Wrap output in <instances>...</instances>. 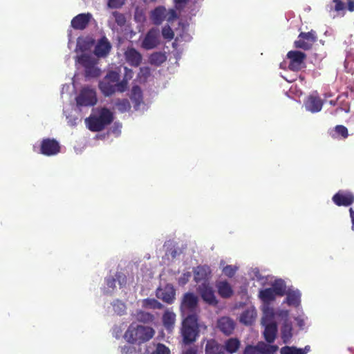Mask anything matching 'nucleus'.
Segmentation results:
<instances>
[{"label": "nucleus", "instance_id": "4be33fe9", "mask_svg": "<svg viewBox=\"0 0 354 354\" xmlns=\"http://www.w3.org/2000/svg\"><path fill=\"white\" fill-rule=\"evenodd\" d=\"M218 295L224 299L231 297L234 291L231 285L227 281H219L216 283Z\"/></svg>", "mask_w": 354, "mask_h": 354}, {"label": "nucleus", "instance_id": "4d7b16f0", "mask_svg": "<svg viewBox=\"0 0 354 354\" xmlns=\"http://www.w3.org/2000/svg\"><path fill=\"white\" fill-rule=\"evenodd\" d=\"M347 1V9L350 12L354 11V0H346Z\"/></svg>", "mask_w": 354, "mask_h": 354}, {"label": "nucleus", "instance_id": "6e6552de", "mask_svg": "<svg viewBox=\"0 0 354 354\" xmlns=\"http://www.w3.org/2000/svg\"><path fill=\"white\" fill-rule=\"evenodd\" d=\"M290 60L288 68L292 71H299L306 67V54L299 50H290L287 53Z\"/></svg>", "mask_w": 354, "mask_h": 354}, {"label": "nucleus", "instance_id": "bb28decb", "mask_svg": "<svg viewBox=\"0 0 354 354\" xmlns=\"http://www.w3.org/2000/svg\"><path fill=\"white\" fill-rule=\"evenodd\" d=\"M277 296L272 289L270 288L260 290L259 294V297L264 305H270L272 301L275 300Z\"/></svg>", "mask_w": 354, "mask_h": 354}, {"label": "nucleus", "instance_id": "bf43d9fd", "mask_svg": "<svg viewBox=\"0 0 354 354\" xmlns=\"http://www.w3.org/2000/svg\"><path fill=\"white\" fill-rule=\"evenodd\" d=\"M349 213H350V216H351L353 225H354V211L352 208H350Z\"/></svg>", "mask_w": 354, "mask_h": 354}, {"label": "nucleus", "instance_id": "de8ad7c7", "mask_svg": "<svg viewBox=\"0 0 354 354\" xmlns=\"http://www.w3.org/2000/svg\"><path fill=\"white\" fill-rule=\"evenodd\" d=\"M124 3V0H109L108 6L111 8H118L122 6Z\"/></svg>", "mask_w": 354, "mask_h": 354}, {"label": "nucleus", "instance_id": "c9c22d12", "mask_svg": "<svg viewBox=\"0 0 354 354\" xmlns=\"http://www.w3.org/2000/svg\"><path fill=\"white\" fill-rule=\"evenodd\" d=\"M142 307L151 309H162L163 305L156 299L147 298L142 301Z\"/></svg>", "mask_w": 354, "mask_h": 354}, {"label": "nucleus", "instance_id": "052dcab7", "mask_svg": "<svg viewBox=\"0 0 354 354\" xmlns=\"http://www.w3.org/2000/svg\"><path fill=\"white\" fill-rule=\"evenodd\" d=\"M176 5L185 4L187 0H174Z\"/></svg>", "mask_w": 354, "mask_h": 354}, {"label": "nucleus", "instance_id": "dca6fc26", "mask_svg": "<svg viewBox=\"0 0 354 354\" xmlns=\"http://www.w3.org/2000/svg\"><path fill=\"white\" fill-rule=\"evenodd\" d=\"M236 324L229 317H222L217 320L216 326L225 335H230L234 330Z\"/></svg>", "mask_w": 354, "mask_h": 354}, {"label": "nucleus", "instance_id": "39448f33", "mask_svg": "<svg viewBox=\"0 0 354 354\" xmlns=\"http://www.w3.org/2000/svg\"><path fill=\"white\" fill-rule=\"evenodd\" d=\"M77 61L84 68L86 77H97L100 75V70L95 66L96 61L90 55L83 54L78 57Z\"/></svg>", "mask_w": 354, "mask_h": 354}, {"label": "nucleus", "instance_id": "0eeeda50", "mask_svg": "<svg viewBox=\"0 0 354 354\" xmlns=\"http://www.w3.org/2000/svg\"><path fill=\"white\" fill-rule=\"evenodd\" d=\"M317 39L316 32L313 30L308 32H301L298 35L297 39L295 41L294 46L297 48L308 50L311 49Z\"/></svg>", "mask_w": 354, "mask_h": 354}, {"label": "nucleus", "instance_id": "ea45409f", "mask_svg": "<svg viewBox=\"0 0 354 354\" xmlns=\"http://www.w3.org/2000/svg\"><path fill=\"white\" fill-rule=\"evenodd\" d=\"M334 131L338 136H340L343 138H346L348 136V132L347 128L344 125H337L334 128Z\"/></svg>", "mask_w": 354, "mask_h": 354}, {"label": "nucleus", "instance_id": "6ab92c4d", "mask_svg": "<svg viewBox=\"0 0 354 354\" xmlns=\"http://www.w3.org/2000/svg\"><path fill=\"white\" fill-rule=\"evenodd\" d=\"M127 62L133 67H138L142 62V55L134 48H128L124 53Z\"/></svg>", "mask_w": 354, "mask_h": 354}, {"label": "nucleus", "instance_id": "9b49d317", "mask_svg": "<svg viewBox=\"0 0 354 354\" xmlns=\"http://www.w3.org/2000/svg\"><path fill=\"white\" fill-rule=\"evenodd\" d=\"M198 297L192 292H187L183 295L180 309L183 313H194L198 305Z\"/></svg>", "mask_w": 354, "mask_h": 354}, {"label": "nucleus", "instance_id": "a19ab883", "mask_svg": "<svg viewBox=\"0 0 354 354\" xmlns=\"http://www.w3.org/2000/svg\"><path fill=\"white\" fill-rule=\"evenodd\" d=\"M238 268L236 266L227 265L223 268V273L225 276L231 278L234 276Z\"/></svg>", "mask_w": 354, "mask_h": 354}, {"label": "nucleus", "instance_id": "412c9836", "mask_svg": "<svg viewBox=\"0 0 354 354\" xmlns=\"http://www.w3.org/2000/svg\"><path fill=\"white\" fill-rule=\"evenodd\" d=\"M265 326L263 331V336L266 341L272 344L274 342L277 333V325L275 322H270L266 324H263Z\"/></svg>", "mask_w": 354, "mask_h": 354}, {"label": "nucleus", "instance_id": "f3484780", "mask_svg": "<svg viewBox=\"0 0 354 354\" xmlns=\"http://www.w3.org/2000/svg\"><path fill=\"white\" fill-rule=\"evenodd\" d=\"M176 290L171 285H167L163 288H158L156 291L158 298L167 304H172L175 299Z\"/></svg>", "mask_w": 354, "mask_h": 354}, {"label": "nucleus", "instance_id": "2eb2a0df", "mask_svg": "<svg viewBox=\"0 0 354 354\" xmlns=\"http://www.w3.org/2000/svg\"><path fill=\"white\" fill-rule=\"evenodd\" d=\"M324 101L317 95H310L304 102V106L307 111L311 113H317L322 109Z\"/></svg>", "mask_w": 354, "mask_h": 354}, {"label": "nucleus", "instance_id": "a18cd8bd", "mask_svg": "<svg viewBox=\"0 0 354 354\" xmlns=\"http://www.w3.org/2000/svg\"><path fill=\"white\" fill-rule=\"evenodd\" d=\"M192 274L190 272L183 273L178 280V283L180 286H185L189 280Z\"/></svg>", "mask_w": 354, "mask_h": 354}, {"label": "nucleus", "instance_id": "8fccbe9b", "mask_svg": "<svg viewBox=\"0 0 354 354\" xmlns=\"http://www.w3.org/2000/svg\"><path fill=\"white\" fill-rule=\"evenodd\" d=\"M116 279L114 277L110 276L106 278V284L110 288L114 289L115 288Z\"/></svg>", "mask_w": 354, "mask_h": 354}, {"label": "nucleus", "instance_id": "72a5a7b5", "mask_svg": "<svg viewBox=\"0 0 354 354\" xmlns=\"http://www.w3.org/2000/svg\"><path fill=\"white\" fill-rule=\"evenodd\" d=\"M308 351V346H306L305 349L297 348L295 346H285L281 348V354H306Z\"/></svg>", "mask_w": 354, "mask_h": 354}, {"label": "nucleus", "instance_id": "7ed1b4c3", "mask_svg": "<svg viewBox=\"0 0 354 354\" xmlns=\"http://www.w3.org/2000/svg\"><path fill=\"white\" fill-rule=\"evenodd\" d=\"M99 115H91L86 118L85 123L88 129L93 132L102 131L107 125H109L113 120V113L106 107L101 108Z\"/></svg>", "mask_w": 354, "mask_h": 354}, {"label": "nucleus", "instance_id": "864d4df0", "mask_svg": "<svg viewBox=\"0 0 354 354\" xmlns=\"http://www.w3.org/2000/svg\"><path fill=\"white\" fill-rule=\"evenodd\" d=\"M339 111H344L346 113H348L350 111V106L348 104H345L343 106L338 107L335 109V113H338Z\"/></svg>", "mask_w": 354, "mask_h": 354}, {"label": "nucleus", "instance_id": "603ef678", "mask_svg": "<svg viewBox=\"0 0 354 354\" xmlns=\"http://www.w3.org/2000/svg\"><path fill=\"white\" fill-rule=\"evenodd\" d=\"M243 354H258L255 346L248 345L245 346Z\"/></svg>", "mask_w": 354, "mask_h": 354}, {"label": "nucleus", "instance_id": "09e8293b", "mask_svg": "<svg viewBox=\"0 0 354 354\" xmlns=\"http://www.w3.org/2000/svg\"><path fill=\"white\" fill-rule=\"evenodd\" d=\"M165 19L168 22H171L177 18L176 12L174 10H170L169 11L166 10Z\"/></svg>", "mask_w": 354, "mask_h": 354}, {"label": "nucleus", "instance_id": "58836bf2", "mask_svg": "<svg viewBox=\"0 0 354 354\" xmlns=\"http://www.w3.org/2000/svg\"><path fill=\"white\" fill-rule=\"evenodd\" d=\"M115 18V23L120 27H122L126 24V17L124 14L115 11L113 12Z\"/></svg>", "mask_w": 354, "mask_h": 354}, {"label": "nucleus", "instance_id": "b1692460", "mask_svg": "<svg viewBox=\"0 0 354 354\" xmlns=\"http://www.w3.org/2000/svg\"><path fill=\"white\" fill-rule=\"evenodd\" d=\"M224 351L229 354H234L238 351L241 346V342L236 337H230L224 342Z\"/></svg>", "mask_w": 354, "mask_h": 354}, {"label": "nucleus", "instance_id": "f704fd0d", "mask_svg": "<svg viewBox=\"0 0 354 354\" xmlns=\"http://www.w3.org/2000/svg\"><path fill=\"white\" fill-rule=\"evenodd\" d=\"M136 319L140 322L145 324L151 323L154 321V315L150 313L140 310L136 314Z\"/></svg>", "mask_w": 354, "mask_h": 354}, {"label": "nucleus", "instance_id": "cd10ccee", "mask_svg": "<svg viewBox=\"0 0 354 354\" xmlns=\"http://www.w3.org/2000/svg\"><path fill=\"white\" fill-rule=\"evenodd\" d=\"M176 321V315L174 313L166 310L162 315V323L168 331H171Z\"/></svg>", "mask_w": 354, "mask_h": 354}, {"label": "nucleus", "instance_id": "9d476101", "mask_svg": "<svg viewBox=\"0 0 354 354\" xmlns=\"http://www.w3.org/2000/svg\"><path fill=\"white\" fill-rule=\"evenodd\" d=\"M160 30L158 28H151L142 41L141 46L145 50H151L159 44Z\"/></svg>", "mask_w": 354, "mask_h": 354}, {"label": "nucleus", "instance_id": "7c9ffc66", "mask_svg": "<svg viewBox=\"0 0 354 354\" xmlns=\"http://www.w3.org/2000/svg\"><path fill=\"white\" fill-rule=\"evenodd\" d=\"M281 339L284 344L290 342L292 337V327L290 324L284 323L281 327Z\"/></svg>", "mask_w": 354, "mask_h": 354}, {"label": "nucleus", "instance_id": "1a4fd4ad", "mask_svg": "<svg viewBox=\"0 0 354 354\" xmlns=\"http://www.w3.org/2000/svg\"><path fill=\"white\" fill-rule=\"evenodd\" d=\"M60 145L59 142L54 138H44L41 140L40 145V153L46 156L57 155L60 152Z\"/></svg>", "mask_w": 354, "mask_h": 354}, {"label": "nucleus", "instance_id": "5701e85b", "mask_svg": "<svg viewBox=\"0 0 354 354\" xmlns=\"http://www.w3.org/2000/svg\"><path fill=\"white\" fill-rule=\"evenodd\" d=\"M205 353V354H225L223 345L214 339L207 341Z\"/></svg>", "mask_w": 354, "mask_h": 354}, {"label": "nucleus", "instance_id": "37998d69", "mask_svg": "<svg viewBox=\"0 0 354 354\" xmlns=\"http://www.w3.org/2000/svg\"><path fill=\"white\" fill-rule=\"evenodd\" d=\"M268 344L263 342H259L255 346L258 354H268Z\"/></svg>", "mask_w": 354, "mask_h": 354}, {"label": "nucleus", "instance_id": "e433bc0d", "mask_svg": "<svg viewBox=\"0 0 354 354\" xmlns=\"http://www.w3.org/2000/svg\"><path fill=\"white\" fill-rule=\"evenodd\" d=\"M263 317L262 318V323L266 324L270 322H274L273 320L274 313L273 308H270L269 305H264L263 306Z\"/></svg>", "mask_w": 354, "mask_h": 354}, {"label": "nucleus", "instance_id": "20e7f679", "mask_svg": "<svg viewBox=\"0 0 354 354\" xmlns=\"http://www.w3.org/2000/svg\"><path fill=\"white\" fill-rule=\"evenodd\" d=\"M181 335L183 342L189 344L196 340L198 335V317L195 313L188 315L183 321Z\"/></svg>", "mask_w": 354, "mask_h": 354}, {"label": "nucleus", "instance_id": "79ce46f5", "mask_svg": "<svg viewBox=\"0 0 354 354\" xmlns=\"http://www.w3.org/2000/svg\"><path fill=\"white\" fill-rule=\"evenodd\" d=\"M162 35L165 39H172L174 37V33L169 26H165L162 30Z\"/></svg>", "mask_w": 354, "mask_h": 354}, {"label": "nucleus", "instance_id": "680f3d73", "mask_svg": "<svg viewBox=\"0 0 354 354\" xmlns=\"http://www.w3.org/2000/svg\"><path fill=\"white\" fill-rule=\"evenodd\" d=\"M330 104H333V105H334V104H335V103H333V101H330Z\"/></svg>", "mask_w": 354, "mask_h": 354}, {"label": "nucleus", "instance_id": "c756f323", "mask_svg": "<svg viewBox=\"0 0 354 354\" xmlns=\"http://www.w3.org/2000/svg\"><path fill=\"white\" fill-rule=\"evenodd\" d=\"M166 59L167 57L165 54L162 52H155L152 53L149 58V63L156 66H160Z\"/></svg>", "mask_w": 354, "mask_h": 354}, {"label": "nucleus", "instance_id": "c85d7f7f", "mask_svg": "<svg viewBox=\"0 0 354 354\" xmlns=\"http://www.w3.org/2000/svg\"><path fill=\"white\" fill-rule=\"evenodd\" d=\"M256 312L253 309H246L240 315L239 321L242 324L252 325L256 317Z\"/></svg>", "mask_w": 354, "mask_h": 354}, {"label": "nucleus", "instance_id": "4468645a", "mask_svg": "<svg viewBox=\"0 0 354 354\" xmlns=\"http://www.w3.org/2000/svg\"><path fill=\"white\" fill-rule=\"evenodd\" d=\"M198 290L204 301L211 306H216L218 304V300L215 296L214 291L209 284H201Z\"/></svg>", "mask_w": 354, "mask_h": 354}, {"label": "nucleus", "instance_id": "3c124183", "mask_svg": "<svg viewBox=\"0 0 354 354\" xmlns=\"http://www.w3.org/2000/svg\"><path fill=\"white\" fill-rule=\"evenodd\" d=\"M335 3V10L337 12L343 10L345 8V4L342 0H333Z\"/></svg>", "mask_w": 354, "mask_h": 354}, {"label": "nucleus", "instance_id": "13d9d810", "mask_svg": "<svg viewBox=\"0 0 354 354\" xmlns=\"http://www.w3.org/2000/svg\"><path fill=\"white\" fill-rule=\"evenodd\" d=\"M184 354H197V352L194 348H189Z\"/></svg>", "mask_w": 354, "mask_h": 354}, {"label": "nucleus", "instance_id": "473e14b6", "mask_svg": "<svg viewBox=\"0 0 354 354\" xmlns=\"http://www.w3.org/2000/svg\"><path fill=\"white\" fill-rule=\"evenodd\" d=\"M286 288L284 281L282 279H279L272 283L270 288L277 296H283L286 293Z\"/></svg>", "mask_w": 354, "mask_h": 354}, {"label": "nucleus", "instance_id": "2f4dec72", "mask_svg": "<svg viewBox=\"0 0 354 354\" xmlns=\"http://www.w3.org/2000/svg\"><path fill=\"white\" fill-rule=\"evenodd\" d=\"M301 295L299 292L292 291L287 294L286 302L289 306L297 307L301 302Z\"/></svg>", "mask_w": 354, "mask_h": 354}, {"label": "nucleus", "instance_id": "49530a36", "mask_svg": "<svg viewBox=\"0 0 354 354\" xmlns=\"http://www.w3.org/2000/svg\"><path fill=\"white\" fill-rule=\"evenodd\" d=\"M153 354H170V351L164 344H158Z\"/></svg>", "mask_w": 354, "mask_h": 354}, {"label": "nucleus", "instance_id": "6e6d98bb", "mask_svg": "<svg viewBox=\"0 0 354 354\" xmlns=\"http://www.w3.org/2000/svg\"><path fill=\"white\" fill-rule=\"evenodd\" d=\"M268 354H271L277 352L279 349L278 346L277 345H269L268 344Z\"/></svg>", "mask_w": 354, "mask_h": 354}, {"label": "nucleus", "instance_id": "393cba45", "mask_svg": "<svg viewBox=\"0 0 354 354\" xmlns=\"http://www.w3.org/2000/svg\"><path fill=\"white\" fill-rule=\"evenodd\" d=\"M166 9L163 6H158L151 11V19L156 25H160L165 19Z\"/></svg>", "mask_w": 354, "mask_h": 354}, {"label": "nucleus", "instance_id": "f257e3e1", "mask_svg": "<svg viewBox=\"0 0 354 354\" xmlns=\"http://www.w3.org/2000/svg\"><path fill=\"white\" fill-rule=\"evenodd\" d=\"M126 74L124 77L120 81V75L119 72L115 71H109L104 78L99 82V88L102 93L106 97L111 96L115 93H123L127 90L128 79L132 77V70L124 67Z\"/></svg>", "mask_w": 354, "mask_h": 354}, {"label": "nucleus", "instance_id": "5fc2aeb1", "mask_svg": "<svg viewBox=\"0 0 354 354\" xmlns=\"http://www.w3.org/2000/svg\"><path fill=\"white\" fill-rule=\"evenodd\" d=\"M133 351V348L130 346H124L121 348V353L122 354H131Z\"/></svg>", "mask_w": 354, "mask_h": 354}, {"label": "nucleus", "instance_id": "a211bd4d", "mask_svg": "<svg viewBox=\"0 0 354 354\" xmlns=\"http://www.w3.org/2000/svg\"><path fill=\"white\" fill-rule=\"evenodd\" d=\"M92 15L89 12L79 14L71 20V26L75 30H84L88 25Z\"/></svg>", "mask_w": 354, "mask_h": 354}, {"label": "nucleus", "instance_id": "f03ea898", "mask_svg": "<svg viewBox=\"0 0 354 354\" xmlns=\"http://www.w3.org/2000/svg\"><path fill=\"white\" fill-rule=\"evenodd\" d=\"M154 335L155 330L151 327L131 324L124 337L129 343L141 344L152 339Z\"/></svg>", "mask_w": 354, "mask_h": 354}, {"label": "nucleus", "instance_id": "a878e982", "mask_svg": "<svg viewBox=\"0 0 354 354\" xmlns=\"http://www.w3.org/2000/svg\"><path fill=\"white\" fill-rule=\"evenodd\" d=\"M130 98L134 103V109H138L143 100L142 92L139 86L136 85L132 87Z\"/></svg>", "mask_w": 354, "mask_h": 354}, {"label": "nucleus", "instance_id": "ddd939ff", "mask_svg": "<svg viewBox=\"0 0 354 354\" xmlns=\"http://www.w3.org/2000/svg\"><path fill=\"white\" fill-rule=\"evenodd\" d=\"M332 200L337 206L348 207L354 203V194L351 192L339 190L333 195Z\"/></svg>", "mask_w": 354, "mask_h": 354}, {"label": "nucleus", "instance_id": "c03bdc74", "mask_svg": "<svg viewBox=\"0 0 354 354\" xmlns=\"http://www.w3.org/2000/svg\"><path fill=\"white\" fill-rule=\"evenodd\" d=\"M115 278L116 279V281L118 282L120 288H122L126 285L127 279L124 274H123L122 272H117L115 274Z\"/></svg>", "mask_w": 354, "mask_h": 354}, {"label": "nucleus", "instance_id": "4c0bfd02", "mask_svg": "<svg viewBox=\"0 0 354 354\" xmlns=\"http://www.w3.org/2000/svg\"><path fill=\"white\" fill-rule=\"evenodd\" d=\"M115 105L121 113H125L131 109V104L127 99H118Z\"/></svg>", "mask_w": 354, "mask_h": 354}, {"label": "nucleus", "instance_id": "423d86ee", "mask_svg": "<svg viewBox=\"0 0 354 354\" xmlns=\"http://www.w3.org/2000/svg\"><path fill=\"white\" fill-rule=\"evenodd\" d=\"M78 106H92L97 102L96 93L89 87L83 88L75 98Z\"/></svg>", "mask_w": 354, "mask_h": 354}, {"label": "nucleus", "instance_id": "aec40b11", "mask_svg": "<svg viewBox=\"0 0 354 354\" xmlns=\"http://www.w3.org/2000/svg\"><path fill=\"white\" fill-rule=\"evenodd\" d=\"M111 48L110 42L106 37H102L97 43L94 53L98 57H104L107 56Z\"/></svg>", "mask_w": 354, "mask_h": 354}, {"label": "nucleus", "instance_id": "f8f14e48", "mask_svg": "<svg viewBox=\"0 0 354 354\" xmlns=\"http://www.w3.org/2000/svg\"><path fill=\"white\" fill-rule=\"evenodd\" d=\"M194 279L197 283L209 284V280L212 277V270L207 265L198 266L194 269Z\"/></svg>", "mask_w": 354, "mask_h": 354}]
</instances>
